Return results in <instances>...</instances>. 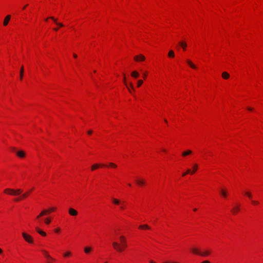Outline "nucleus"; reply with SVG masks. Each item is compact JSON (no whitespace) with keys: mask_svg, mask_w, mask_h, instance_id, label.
<instances>
[{"mask_svg":"<svg viewBox=\"0 0 263 263\" xmlns=\"http://www.w3.org/2000/svg\"><path fill=\"white\" fill-rule=\"evenodd\" d=\"M127 247L126 240L124 236H121L119 241H116V251L122 252Z\"/></svg>","mask_w":263,"mask_h":263,"instance_id":"1","label":"nucleus"},{"mask_svg":"<svg viewBox=\"0 0 263 263\" xmlns=\"http://www.w3.org/2000/svg\"><path fill=\"white\" fill-rule=\"evenodd\" d=\"M4 192L10 195L17 196L20 195L22 193V190L18 189L16 190L12 189H6L4 190Z\"/></svg>","mask_w":263,"mask_h":263,"instance_id":"2","label":"nucleus"},{"mask_svg":"<svg viewBox=\"0 0 263 263\" xmlns=\"http://www.w3.org/2000/svg\"><path fill=\"white\" fill-rule=\"evenodd\" d=\"M22 236L23 237L24 239L28 243H32L33 241V238L32 237L26 234V233L25 232H23L22 233Z\"/></svg>","mask_w":263,"mask_h":263,"instance_id":"3","label":"nucleus"},{"mask_svg":"<svg viewBox=\"0 0 263 263\" xmlns=\"http://www.w3.org/2000/svg\"><path fill=\"white\" fill-rule=\"evenodd\" d=\"M29 193H30V191L27 192L25 193L24 194H22V195L20 196V197H18V198H16L14 199V200L15 201H20V200H22V199H24V198H26V197L28 196V195L29 194Z\"/></svg>","mask_w":263,"mask_h":263,"instance_id":"4","label":"nucleus"},{"mask_svg":"<svg viewBox=\"0 0 263 263\" xmlns=\"http://www.w3.org/2000/svg\"><path fill=\"white\" fill-rule=\"evenodd\" d=\"M145 59V57L142 54H139L134 57V60L137 62L143 61Z\"/></svg>","mask_w":263,"mask_h":263,"instance_id":"5","label":"nucleus"},{"mask_svg":"<svg viewBox=\"0 0 263 263\" xmlns=\"http://www.w3.org/2000/svg\"><path fill=\"white\" fill-rule=\"evenodd\" d=\"M69 214L72 216H76L78 215V212L77 210L73 208H69L68 210Z\"/></svg>","mask_w":263,"mask_h":263,"instance_id":"6","label":"nucleus"},{"mask_svg":"<svg viewBox=\"0 0 263 263\" xmlns=\"http://www.w3.org/2000/svg\"><path fill=\"white\" fill-rule=\"evenodd\" d=\"M42 252H43L45 257L48 259V260H52V261H54L55 259L54 258H53L52 257H51V256H50L48 252L46 251V250H42Z\"/></svg>","mask_w":263,"mask_h":263,"instance_id":"7","label":"nucleus"},{"mask_svg":"<svg viewBox=\"0 0 263 263\" xmlns=\"http://www.w3.org/2000/svg\"><path fill=\"white\" fill-rule=\"evenodd\" d=\"M10 18H11V16L10 15H7L5 19H4V23H3V24L4 26H7L10 20Z\"/></svg>","mask_w":263,"mask_h":263,"instance_id":"8","label":"nucleus"},{"mask_svg":"<svg viewBox=\"0 0 263 263\" xmlns=\"http://www.w3.org/2000/svg\"><path fill=\"white\" fill-rule=\"evenodd\" d=\"M49 18H50V19H51V20H52L53 21V22H54V23H55L57 25H58V26H60V27H63V26H64V25H63V24L62 23H58V22H57V19L55 18L54 17H53V16H51V17H49Z\"/></svg>","mask_w":263,"mask_h":263,"instance_id":"9","label":"nucleus"},{"mask_svg":"<svg viewBox=\"0 0 263 263\" xmlns=\"http://www.w3.org/2000/svg\"><path fill=\"white\" fill-rule=\"evenodd\" d=\"M16 155L20 158H24L25 156V153L23 151L16 152Z\"/></svg>","mask_w":263,"mask_h":263,"instance_id":"10","label":"nucleus"},{"mask_svg":"<svg viewBox=\"0 0 263 263\" xmlns=\"http://www.w3.org/2000/svg\"><path fill=\"white\" fill-rule=\"evenodd\" d=\"M191 251L194 254H197V255H201V252L197 248H192V249H191Z\"/></svg>","mask_w":263,"mask_h":263,"instance_id":"11","label":"nucleus"},{"mask_svg":"<svg viewBox=\"0 0 263 263\" xmlns=\"http://www.w3.org/2000/svg\"><path fill=\"white\" fill-rule=\"evenodd\" d=\"M239 211V205H237L235 206H234L232 210V212L233 213V214H236L237 212H238V211Z\"/></svg>","mask_w":263,"mask_h":263,"instance_id":"12","label":"nucleus"},{"mask_svg":"<svg viewBox=\"0 0 263 263\" xmlns=\"http://www.w3.org/2000/svg\"><path fill=\"white\" fill-rule=\"evenodd\" d=\"M36 231L42 236H45L46 235V233L44 231L40 230L38 227L35 228Z\"/></svg>","mask_w":263,"mask_h":263,"instance_id":"13","label":"nucleus"},{"mask_svg":"<svg viewBox=\"0 0 263 263\" xmlns=\"http://www.w3.org/2000/svg\"><path fill=\"white\" fill-rule=\"evenodd\" d=\"M192 153V151H191L190 149H188V150H187L186 151H184V152H182V156L185 157V156H187L191 154Z\"/></svg>","mask_w":263,"mask_h":263,"instance_id":"14","label":"nucleus"},{"mask_svg":"<svg viewBox=\"0 0 263 263\" xmlns=\"http://www.w3.org/2000/svg\"><path fill=\"white\" fill-rule=\"evenodd\" d=\"M179 44L182 47L183 49L185 50L187 46V44L185 42L181 41L179 43Z\"/></svg>","mask_w":263,"mask_h":263,"instance_id":"15","label":"nucleus"},{"mask_svg":"<svg viewBox=\"0 0 263 263\" xmlns=\"http://www.w3.org/2000/svg\"><path fill=\"white\" fill-rule=\"evenodd\" d=\"M84 250L86 254H89L92 250V248L90 247H85Z\"/></svg>","mask_w":263,"mask_h":263,"instance_id":"16","label":"nucleus"},{"mask_svg":"<svg viewBox=\"0 0 263 263\" xmlns=\"http://www.w3.org/2000/svg\"><path fill=\"white\" fill-rule=\"evenodd\" d=\"M222 77L224 79H228L230 77V74L227 72H223L222 73Z\"/></svg>","mask_w":263,"mask_h":263,"instance_id":"17","label":"nucleus"},{"mask_svg":"<svg viewBox=\"0 0 263 263\" xmlns=\"http://www.w3.org/2000/svg\"><path fill=\"white\" fill-rule=\"evenodd\" d=\"M104 166V164L100 165V164H93V165H92V166H91V170H92V171H93V170H96V169H97V168H99V167L100 166Z\"/></svg>","mask_w":263,"mask_h":263,"instance_id":"18","label":"nucleus"},{"mask_svg":"<svg viewBox=\"0 0 263 263\" xmlns=\"http://www.w3.org/2000/svg\"><path fill=\"white\" fill-rule=\"evenodd\" d=\"M186 62L192 68H196V66L190 60H187Z\"/></svg>","mask_w":263,"mask_h":263,"instance_id":"19","label":"nucleus"},{"mask_svg":"<svg viewBox=\"0 0 263 263\" xmlns=\"http://www.w3.org/2000/svg\"><path fill=\"white\" fill-rule=\"evenodd\" d=\"M136 182L139 185H142L145 183V181L141 179H137Z\"/></svg>","mask_w":263,"mask_h":263,"instance_id":"20","label":"nucleus"},{"mask_svg":"<svg viewBox=\"0 0 263 263\" xmlns=\"http://www.w3.org/2000/svg\"><path fill=\"white\" fill-rule=\"evenodd\" d=\"M24 74V66L22 65L20 69V80H22Z\"/></svg>","mask_w":263,"mask_h":263,"instance_id":"21","label":"nucleus"},{"mask_svg":"<svg viewBox=\"0 0 263 263\" xmlns=\"http://www.w3.org/2000/svg\"><path fill=\"white\" fill-rule=\"evenodd\" d=\"M220 194L224 197H226L227 196V192L226 191L224 190H221L220 191Z\"/></svg>","mask_w":263,"mask_h":263,"instance_id":"22","label":"nucleus"},{"mask_svg":"<svg viewBox=\"0 0 263 263\" xmlns=\"http://www.w3.org/2000/svg\"><path fill=\"white\" fill-rule=\"evenodd\" d=\"M168 56L170 58H174L175 57L174 52L172 50H170V51L168 52Z\"/></svg>","mask_w":263,"mask_h":263,"instance_id":"23","label":"nucleus"},{"mask_svg":"<svg viewBox=\"0 0 263 263\" xmlns=\"http://www.w3.org/2000/svg\"><path fill=\"white\" fill-rule=\"evenodd\" d=\"M132 76L135 78H137L139 76V73L136 71H134L132 73Z\"/></svg>","mask_w":263,"mask_h":263,"instance_id":"24","label":"nucleus"},{"mask_svg":"<svg viewBox=\"0 0 263 263\" xmlns=\"http://www.w3.org/2000/svg\"><path fill=\"white\" fill-rule=\"evenodd\" d=\"M198 168V165L197 164H194L193 166V171L192 172L191 171V173L192 174H194L197 170Z\"/></svg>","mask_w":263,"mask_h":263,"instance_id":"25","label":"nucleus"},{"mask_svg":"<svg viewBox=\"0 0 263 263\" xmlns=\"http://www.w3.org/2000/svg\"><path fill=\"white\" fill-rule=\"evenodd\" d=\"M210 254V252L209 251H205L203 252H201V255L202 256H206Z\"/></svg>","mask_w":263,"mask_h":263,"instance_id":"26","label":"nucleus"},{"mask_svg":"<svg viewBox=\"0 0 263 263\" xmlns=\"http://www.w3.org/2000/svg\"><path fill=\"white\" fill-rule=\"evenodd\" d=\"M245 195L247 196L249 198L252 199V195L251 193L249 192H246L245 193Z\"/></svg>","mask_w":263,"mask_h":263,"instance_id":"27","label":"nucleus"},{"mask_svg":"<svg viewBox=\"0 0 263 263\" xmlns=\"http://www.w3.org/2000/svg\"><path fill=\"white\" fill-rule=\"evenodd\" d=\"M140 229H150L148 225L145 224V225H141L139 226Z\"/></svg>","mask_w":263,"mask_h":263,"instance_id":"28","label":"nucleus"},{"mask_svg":"<svg viewBox=\"0 0 263 263\" xmlns=\"http://www.w3.org/2000/svg\"><path fill=\"white\" fill-rule=\"evenodd\" d=\"M48 213V211L47 210H44L40 214V216H43L47 214Z\"/></svg>","mask_w":263,"mask_h":263,"instance_id":"29","label":"nucleus"},{"mask_svg":"<svg viewBox=\"0 0 263 263\" xmlns=\"http://www.w3.org/2000/svg\"><path fill=\"white\" fill-rule=\"evenodd\" d=\"M51 221L49 218H46L45 219V222L46 224H48L50 223Z\"/></svg>","mask_w":263,"mask_h":263,"instance_id":"30","label":"nucleus"},{"mask_svg":"<svg viewBox=\"0 0 263 263\" xmlns=\"http://www.w3.org/2000/svg\"><path fill=\"white\" fill-rule=\"evenodd\" d=\"M71 255V252H67L65 253L64 254V257H68Z\"/></svg>","mask_w":263,"mask_h":263,"instance_id":"31","label":"nucleus"},{"mask_svg":"<svg viewBox=\"0 0 263 263\" xmlns=\"http://www.w3.org/2000/svg\"><path fill=\"white\" fill-rule=\"evenodd\" d=\"M119 204L120 205V208L122 209H124V206L120 204L119 201L117 199H116V205Z\"/></svg>","mask_w":263,"mask_h":263,"instance_id":"32","label":"nucleus"},{"mask_svg":"<svg viewBox=\"0 0 263 263\" xmlns=\"http://www.w3.org/2000/svg\"><path fill=\"white\" fill-rule=\"evenodd\" d=\"M191 173V170L190 169L187 170L186 172L185 173H184L182 174V176H185L186 174H189Z\"/></svg>","mask_w":263,"mask_h":263,"instance_id":"33","label":"nucleus"},{"mask_svg":"<svg viewBox=\"0 0 263 263\" xmlns=\"http://www.w3.org/2000/svg\"><path fill=\"white\" fill-rule=\"evenodd\" d=\"M143 83V81L142 80H139L138 82V87H140Z\"/></svg>","mask_w":263,"mask_h":263,"instance_id":"34","label":"nucleus"},{"mask_svg":"<svg viewBox=\"0 0 263 263\" xmlns=\"http://www.w3.org/2000/svg\"><path fill=\"white\" fill-rule=\"evenodd\" d=\"M252 203L253 204H259V202L257 201H255V200H252L251 201Z\"/></svg>","mask_w":263,"mask_h":263,"instance_id":"35","label":"nucleus"},{"mask_svg":"<svg viewBox=\"0 0 263 263\" xmlns=\"http://www.w3.org/2000/svg\"><path fill=\"white\" fill-rule=\"evenodd\" d=\"M55 210V208H50V209L47 210L48 211V213H49V212H53V211H54Z\"/></svg>","mask_w":263,"mask_h":263,"instance_id":"36","label":"nucleus"},{"mask_svg":"<svg viewBox=\"0 0 263 263\" xmlns=\"http://www.w3.org/2000/svg\"><path fill=\"white\" fill-rule=\"evenodd\" d=\"M54 231H55V232H56V233H58V232H60V229L59 228H57V229H56Z\"/></svg>","mask_w":263,"mask_h":263,"instance_id":"37","label":"nucleus"},{"mask_svg":"<svg viewBox=\"0 0 263 263\" xmlns=\"http://www.w3.org/2000/svg\"><path fill=\"white\" fill-rule=\"evenodd\" d=\"M11 149L12 151H13V152H16V148H15V147H11Z\"/></svg>","mask_w":263,"mask_h":263,"instance_id":"38","label":"nucleus"},{"mask_svg":"<svg viewBox=\"0 0 263 263\" xmlns=\"http://www.w3.org/2000/svg\"><path fill=\"white\" fill-rule=\"evenodd\" d=\"M92 133V130H90L88 131V135H90V134H91Z\"/></svg>","mask_w":263,"mask_h":263,"instance_id":"39","label":"nucleus"},{"mask_svg":"<svg viewBox=\"0 0 263 263\" xmlns=\"http://www.w3.org/2000/svg\"><path fill=\"white\" fill-rule=\"evenodd\" d=\"M201 263H210L208 260H204L202 261Z\"/></svg>","mask_w":263,"mask_h":263,"instance_id":"40","label":"nucleus"},{"mask_svg":"<svg viewBox=\"0 0 263 263\" xmlns=\"http://www.w3.org/2000/svg\"><path fill=\"white\" fill-rule=\"evenodd\" d=\"M247 109L250 111L253 110V108L251 107H248Z\"/></svg>","mask_w":263,"mask_h":263,"instance_id":"41","label":"nucleus"},{"mask_svg":"<svg viewBox=\"0 0 263 263\" xmlns=\"http://www.w3.org/2000/svg\"><path fill=\"white\" fill-rule=\"evenodd\" d=\"M109 165L110 166H114V163H110L109 164Z\"/></svg>","mask_w":263,"mask_h":263,"instance_id":"42","label":"nucleus"},{"mask_svg":"<svg viewBox=\"0 0 263 263\" xmlns=\"http://www.w3.org/2000/svg\"><path fill=\"white\" fill-rule=\"evenodd\" d=\"M73 57H74V58H77V55L76 54L74 53V54H73Z\"/></svg>","mask_w":263,"mask_h":263,"instance_id":"43","label":"nucleus"},{"mask_svg":"<svg viewBox=\"0 0 263 263\" xmlns=\"http://www.w3.org/2000/svg\"><path fill=\"white\" fill-rule=\"evenodd\" d=\"M143 76H144V77H144V78L145 79V78H146V73H144Z\"/></svg>","mask_w":263,"mask_h":263,"instance_id":"44","label":"nucleus"},{"mask_svg":"<svg viewBox=\"0 0 263 263\" xmlns=\"http://www.w3.org/2000/svg\"><path fill=\"white\" fill-rule=\"evenodd\" d=\"M53 30H54V31H58V28H53Z\"/></svg>","mask_w":263,"mask_h":263,"instance_id":"45","label":"nucleus"},{"mask_svg":"<svg viewBox=\"0 0 263 263\" xmlns=\"http://www.w3.org/2000/svg\"><path fill=\"white\" fill-rule=\"evenodd\" d=\"M28 5H26L25 6H24V7H23V9H25L26 8V7H27Z\"/></svg>","mask_w":263,"mask_h":263,"instance_id":"46","label":"nucleus"},{"mask_svg":"<svg viewBox=\"0 0 263 263\" xmlns=\"http://www.w3.org/2000/svg\"><path fill=\"white\" fill-rule=\"evenodd\" d=\"M130 87L133 90L134 89L133 86L132 84L130 85Z\"/></svg>","mask_w":263,"mask_h":263,"instance_id":"47","label":"nucleus"},{"mask_svg":"<svg viewBox=\"0 0 263 263\" xmlns=\"http://www.w3.org/2000/svg\"><path fill=\"white\" fill-rule=\"evenodd\" d=\"M42 216H40V214L37 216V218H39L40 217H41Z\"/></svg>","mask_w":263,"mask_h":263,"instance_id":"48","label":"nucleus"},{"mask_svg":"<svg viewBox=\"0 0 263 263\" xmlns=\"http://www.w3.org/2000/svg\"><path fill=\"white\" fill-rule=\"evenodd\" d=\"M2 252L3 251H2V249L0 248V254H1L2 253Z\"/></svg>","mask_w":263,"mask_h":263,"instance_id":"49","label":"nucleus"},{"mask_svg":"<svg viewBox=\"0 0 263 263\" xmlns=\"http://www.w3.org/2000/svg\"><path fill=\"white\" fill-rule=\"evenodd\" d=\"M113 202L115 203V199H113Z\"/></svg>","mask_w":263,"mask_h":263,"instance_id":"50","label":"nucleus"},{"mask_svg":"<svg viewBox=\"0 0 263 263\" xmlns=\"http://www.w3.org/2000/svg\"><path fill=\"white\" fill-rule=\"evenodd\" d=\"M197 211V209H194V211Z\"/></svg>","mask_w":263,"mask_h":263,"instance_id":"51","label":"nucleus"},{"mask_svg":"<svg viewBox=\"0 0 263 263\" xmlns=\"http://www.w3.org/2000/svg\"><path fill=\"white\" fill-rule=\"evenodd\" d=\"M164 121H165L166 123H167V120H165H165H164Z\"/></svg>","mask_w":263,"mask_h":263,"instance_id":"52","label":"nucleus"},{"mask_svg":"<svg viewBox=\"0 0 263 263\" xmlns=\"http://www.w3.org/2000/svg\"><path fill=\"white\" fill-rule=\"evenodd\" d=\"M48 19V18H47L46 19H45V21H47Z\"/></svg>","mask_w":263,"mask_h":263,"instance_id":"53","label":"nucleus"},{"mask_svg":"<svg viewBox=\"0 0 263 263\" xmlns=\"http://www.w3.org/2000/svg\"><path fill=\"white\" fill-rule=\"evenodd\" d=\"M32 190H33V189H31L30 190V192L31 191H32Z\"/></svg>","mask_w":263,"mask_h":263,"instance_id":"54","label":"nucleus"},{"mask_svg":"<svg viewBox=\"0 0 263 263\" xmlns=\"http://www.w3.org/2000/svg\"><path fill=\"white\" fill-rule=\"evenodd\" d=\"M32 190H33V189H31L30 190V192L31 191H32Z\"/></svg>","mask_w":263,"mask_h":263,"instance_id":"55","label":"nucleus"},{"mask_svg":"<svg viewBox=\"0 0 263 263\" xmlns=\"http://www.w3.org/2000/svg\"><path fill=\"white\" fill-rule=\"evenodd\" d=\"M32 190H33V189H31L30 190V192L31 191H32Z\"/></svg>","mask_w":263,"mask_h":263,"instance_id":"56","label":"nucleus"},{"mask_svg":"<svg viewBox=\"0 0 263 263\" xmlns=\"http://www.w3.org/2000/svg\"><path fill=\"white\" fill-rule=\"evenodd\" d=\"M47 263H50L49 261H48Z\"/></svg>","mask_w":263,"mask_h":263,"instance_id":"57","label":"nucleus"}]
</instances>
